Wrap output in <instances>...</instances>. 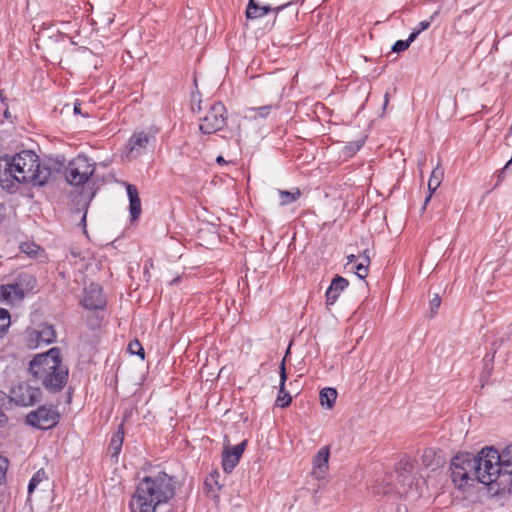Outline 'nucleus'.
Segmentation results:
<instances>
[{
    "label": "nucleus",
    "instance_id": "obj_18",
    "mask_svg": "<svg viewBox=\"0 0 512 512\" xmlns=\"http://www.w3.org/2000/svg\"><path fill=\"white\" fill-rule=\"evenodd\" d=\"M499 467L497 471H501L503 479L512 476V444L505 447L499 452Z\"/></svg>",
    "mask_w": 512,
    "mask_h": 512
},
{
    "label": "nucleus",
    "instance_id": "obj_2",
    "mask_svg": "<svg viewBox=\"0 0 512 512\" xmlns=\"http://www.w3.org/2000/svg\"><path fill=\"white\" fill-rule=\"evenodd\" d=\"M28 371L33 380L50 394L60 393L69 380V368L63 362L60 348L52 347L47 352L37 354L29 362Z\"/></svg>",
    "mask_w": 512,
    "mask_h": 512
},
{
    "label": "nucleus",
    "instance_id": "obj_10",
    "mask_svg": "<svg viewBox=\"0 0 512 512\" xmlns=\"http://www.w3.org/2000/svg\"><path fill=\"white\" fill-rule=\"evenodd\" d=\"M158 129L149 131H135L128 140V158H137L146 153L147 148L150 144L155 142V135Z\"/></svg>",
    "mask_w": 512,
    "mask_h": 512
},
{
    "label": "nucleus",
    "instance_id": "obj_27",
    "mask_svg": "<svg viewBox=\"0 0 512 512\" xmlns=\"http://www.w3.org/2000/svg\"><path fill=\"white\" fill-rule=\"evenodd\" d=\"M273 109H274L273 105H264V106H260V107L248 108V111L255 113L254 115H250V118L257 120V119H266Z\"/></svg>",
    "mask_w": 512,
    "mask_h": 512
},
{
    "label": "nucleus",
    "instance_id": "obj_46",
    "mask_svg": "<svg viewBox=\"0 0 512 512\" xmlns=\"http://www.w3.org/2000/svg\"><path fill=\"white\" fill-rule=\"evenodd\" d=\"M73 392H74L73 387H72V386H69V387L67 388V400H66V402H67L68 404H70V403H71V401H72V395H73Z\"/></svg>",
    "mask_w": 512,
    "mask_h": 512
},
{
    "label": "nucleus",
    "instance_id": "obj_49",
    "mask_svg": "<svg viewBox=\"0 0 512 512\" xmlns=\"http://www.w3.org/2000/svg\"><path fill=\"white\" fill-rule=\"evenodd\" d=\"M506 481H507V487H506V490H508V492L510 494H512V475L511 476H508L506 478Z\"/></svg>",
    "mask_w": 512,
    "mask_h": 512
},
{
    "label": "nucleus",
    "instance_id": "obj_57",
    "mask_svg": "<svg viewBox=\"0 0 512 512\" xmlns=\"http://www.w3.org/2000/svg\"><path fill=\"white\" fill-rule=\"evenodd\" d=\"M388 103V94H385V105Z\"/></svg>",
    "mask_w": 512,
    "mask_h": 512
},
{
    "label": "nucleus",
    "instance_id": "obj_40",
    "mask_svg": "<svg viewBox=\"0 0 512 512\" xmlns=\"http://www.w3.org/2000/svg\"><path fill=\"white\" fill-rule=\"evenodd\" d=\"M13 403L12 400H10V393L7 394L0 390V407L6 408L7 404Z\"/></svg>",
    "mask_w": 512,
    "mask_h": 512
},
{
    "label": "nucleus",
    "instance_id": "obj_52",
    "mask_svg": "<svg viewBox=\"0 0 512 512\" xmlns=\"http://www.w3.org/2000/svg\"><path fill=\"white\" fill-rule=\"evenodd\" d=\"M1 293H2V297H3L5 300L12 299V294H11V292H9V291H4L3 289H1Z\"/></svg>",
    "mask_w": 512,
    "mask_h": 512
},
{
    "label": "nucleus",
    "instance_id": "obj_32",
    "mask_svg": "<svg viewBox=\"0 0 512 512\" xmlns=\"http://www.w3.org/2000/svg\"><path fill=\"white\" fill-rule=\"evenodd\" d=\"M444 176L443 169L439 166L435 167L428 180V186L439 187Z\"/></svg>",
    "mask_w": 512,
    "mask_h": 512
},
{
    "label": "nucleus",
    "instance_id": "obj_43",
    "mask_svg": "<svg viewBox=\"0 0 512 512\" xmlns=\"http://www.w3.org/2000/svg\"><path fill=\"white\" fill-rule=\"evenodd\" d=\"M437 188H438V187L428 186L429 194H428V196H427V197H426V199H425V202H424V205H423V209H425V208H426L427 203L430 201V199H431V197H432L433 193L437 190Z\"/></svg>",
    "mask_w": 512,
    "mask_h": 512
},
{
    "label": "nucleus",
    "instance_id": "obj_54",
    "mask_svg": "<svg viewBox=\"0 0 512 512\" xmlns=\"http://www.w3.org/2000/svg\"><path fill=\"white\" fill-rule=\"evenodd\" d=\"M216 162H217L219 165H224V164H226V163H227V161H226V160L224 159V157H223V156H221V155H220V156H218V157L216 158Z\"/></svg>",
    "mask_w": 512,
    "mask_h": 512
},
{
    "label": "nucleus",
    "instance_id": "obj_36",
    "mask_svg": "<svg viewBox=\"0 0 512 512\" xmlns=\"http://www.w3.org/2000/svg\"><path fill=\"white\" fill-rule=\"evenodd\" d=\"M369 266H370V264L361 261L360 263L356 264L355 267H354L355 268V274L360 279H365L368 276V273H369Z\"/></svg>",
    "mask_w": 512,
    "mask_h": 512
},
{
    "label": "nucleus",
    "instance_id": "obj_1",
    "mask_svg": "<svg viewBox=\"0 0 512 512\" xmlns=\"http://www.w3.org/2000/svg\"><path fill=\"white\" fill-rule=\"evenodd\" d=\"M176 493V481L164 471L139 480L129 502L131 512H155L161 504L168 503Z\"/></svg>",
    "mask_w": 512,
    "mask_h": 512
},
{
    "label": "nucleus",
    "instance_id": "obj_34",
    "mask_svg": "<svg viewBox=\"0 0 512 512\" xmlns=\"http://www.w3.org/2000/svg\"><path fill=\"white\" fill-rule=\"evenodd\" d=\"M128 352L132 355L139 356L142 360L145 358V351L139 340L135 339L128 345Z\"/></svg>",
    "mask_w": 512,
    "mask_h": 512
},
{
    "label": "nucleus",
    "instance_id": "obj_7",
    "mask_svg": "<svg viewBox=\"0 0 512 512\" xmlns=\"http://www.w3.org/2000/svg\"><path fill=\"white\" fill-rule=\"evenodd\" d=\"M61 420L58 404H42L30 411L24 419L26 425L42 431L55 428Z\"/></svg>",
    "mask_w": 512,
    "mask_h": 512
},
{
    "label": "nucleus",
    "instance_id": "obj_28",
    "mask_svg": "<svg viewBox=\"0 0 512 512\" xmlns=\"http://www.w3.org/2000/svg\"><path fill=\"white\" fill-rule=\"evenodd\" d=\"M20 251L30 258H36L40 251H42L41 247L35 242H22L20 244Z\"/></svg>",
    "mask_w": 512,
    "mask_h": 512
},
{
    "label": "nucleus",
    "instance_id": "obj_15",
    "mask_svg": "<svg viewBox=\"0 0 512 512\" xmlns=\"http://www.w3.org/2000/svg\"><path fill=\"white\" fill-rule=\"evenodd\" d=\"M279 374H280V385H279V393L276 399V405L281 408L288 407L292 402V397L288 391H286L285 383L287 380L286 366H285V357L282 359L279 366Z\"/></svg>",
    "mask_w": 512,
    "mask_h": 512
},
{
    "label": "nucleus",
    "instance_id": "obj_5",
    "mask_svg": "<svg viewBox=\"0 0 512 512\" xmlns=\"http://www.w3.org/2000/svg\"><path fill=\"white\" fill-rule=\"evenodd\" d=\"M475 463L471 452H458L452 457L449 469L451 480L458 490L465 492L479 483Z\"/></svg>",
    "mask_w": 512,
    "mask_h": 512
},
{
    "label": "nucleus",
    "instance_id": "obj_29",
    "mask_svg": "<svg viewBox=\"0 0 512 512\" xmlns=\"http://www.w3.org/2000/svg\"><path fill=\"white\" fill-rule=\"evenodd\" d=\"M47 478L46 472L43 468L34 473L28 484V494H32L37 486Z\"/></svg>",
    "mask_w": 512,
    "mask_h": 512
},
{
    "label": "nucleus",
    "instance_id": "obj_22",
    "mask_svg": "<svg viewBox=\"0 0 512 512\" xmlns=\"http://www.w3.org/2000/svg\"><path fill=\"white\" fill-rule=\"evenodd\" d=\"M330 450L328 446L322 447L313 457V465L315 469L323 471L328 468Z\"/></svg>",
    "mask_w": 512,
    "mask_h": 512
},
{
    "label": "nucleus",
    "instance_id": "obj_20",
    "mask_svg": "<svg viewBox=\"0 0 512 512\" xmlns=\"http://www.w3.org/2000/svg\"><path fill=\"white\" fill-rule=\"evenodd\" d=\"M337 395L335 388L326 387L321 389L319 394L321 405L327 409H332L335 405Z\"/></svg>",
    "mask_w": 512,
    "mask_h": 512
},
{
    "label": "nucleus",
    "instance_id": "obj_3",
    "mask_svg": "<svg viewBox=\"0 0 512 512\" xmlns=\"http://www.w3.org/2000/svg\"><path fill=\"white\" fill-rule=\"evenodd\" d=\"M14 175L18 183L32 184L42 187L48 183L53 171L45 162H41L39 156L32 150H22L12 156Z\"/></svg>",
    "mask_w": 512,
    "mask_h": 512
},
{
    "label": "nucleus",
    "instance_id": "obj_13",
    "mask_svg": "<svg viewBox=\"0 0 512 512\" xmlns=\"http://www.w3.org/2000/svg\"><path fill=\"white\" fill-rule=\"evenodd\" d=\"M349 286V281L340 276L336 275L332 281L328 289L326 290V304L333 305L338 300L341 292H343Z\"/></svg>",
    "mask_w": 512,
    "mask_h": 512
},
{
    "label": "nucleus",
    "instance_id": "obj_41",
    "mask_svg": "<svg viewBox=\"0 0 512 512\" xmlns=\"http://www.w3.org/2000/svg\"><path fill=\"white\" fill-rule=\"evenodd\" d=\"M205 488H207V495L210 498H217L218 495L216 494L215 490L213 489L212 484L210 483L209 479H206L204 482Z\"/></svg>",
    "mask_w": 512,
    "mask_h": 512
},
{
    "label": "nucleus",
    "instance_id": "obj_58",
    "mask_svg": "<svg viewBox=\"0 0 512 512\" xmlns=\"http://www.w3.org/2000/svg\"><path fill=\"white\" fill-rule=\"evenodd\" d=\"M215 485H217V490H220L221 489V486L218 484L217 481H215Z\"/></svg>",
    "mask_w": 512,
    "mask_h": 512
},
{
    "label": "nucleus",
    "instance_id": "obj_30",
    "mask_svg": "<svg viewBox=\"0 0 512 512\" xmlns=\"http://www.w3.org/2000/svg\"><path fill=\"white\" fill-rule=\"evenodd\" d=\"M1 289H3L4 291L11 292L12 298L19 299V300L23 299L25 297V295H26V293L20 287V285L18 284L17 281H14L11 284L2 285Z\"/></svg>",
    "mask_w": 512,
    "mask_h": 512
},
{
    "label": "nucleus",
    "instance_id": "obj_33",
    "mask_svg": "<svg viewBox=\"0 0 512 512\" xmlns=\"http://www.w3.org/2000/svg\"><path fill=\"white\" fill-rule=\"evenodd\" d=\"M414 40H415L414 34H410L408 39H406V40H397L392 46V51L396 52V53L404 52L409 48V46L411 45V43Z\"/></svg>",
    "mask_w": 512,
    "mask_h": 512
},
{
    "label": "nucleus",
    "instance_id": "obj_25",
    "mask_svg": "<svg viewBox=\"0 0 512 512\" xmlns=\"http://www.w3.org/2000/svg\"><path fill=\"white\" fill-rule=\"evenodd\" d=\"M14 175V167L12 156L5 154L0 156V181H4V177L13 176Z\"/></svg>",
    "mask_w": 512,
    "mask_h": 512
},
{
    "label": "nucleus",
    "instance_id": "obj_55",
    "mask_svg": "<svg viewBox=\"0 0 512 512\" xmlns=\"http://www.w3.org/2000/svg\"><path fill=\"white\" fill-rule=\"evenodd\" d=\"M505 170L506 169H504V167L500 170V172L498 174V182H497V184L502 180Z\"/></svg>",
    "mask_w": 512,
    "mask_h": 512
},
{
    "label": "nucleus",
    "instance_id": "obj_39",
    "mask_svg": "<svg viewBox=\"0 0 512 512\" xmlns=\"http://www.w3.org/2000/svg\"><path fill=\"white\" fill-rule=\"evenodd\" d=\"M8 466H9L8 459L0 454V485L6 479V473H7Z\"/></svg>",
    "mask_w": 512,
    "mask_h": 512
},
{
    "label": "nucleus",
    "instance_id": "obj_38",
    "mask_svg": "<svg viewBox=\"0 0 512 512\" xmlns=\"http://www.w3.org/2000/svg\"><path fill=\"white\" fill-rule=\"evenodd\" d=\"M432 20H433V16H431V20H423L418 23L417 27L410 33V34H414L415 40L417 39V37L419 36V34L421 32L427 30L430 27Z\"/></svg>",
    "mask_w": 512,
    "mask_h": 512
},
{
    "label": "nucleus",
    "instance_id": "obj_17",
    "mask_svg": "<svg viewBox=\"0 0 512 512\" xmlns=\"http://www.w3.org/2000/svg\"><path fill=\"white\" fill-rule=\"evenodd\" d=\"M441 453V450H436L431 447L424 449L421 457L422 464L431 470H436L444 464Z\"/></svg>",
    "mask_w": 512,
    "mask_h": 512
},
{
    "label": "nucleus",
    "instance_id": "obj_24",
    "mask_svg": "<svg viewBox=\"0 0 512 512\" xmlns=\"http://www.w3.org/2000/svg\"><path fill=\"white\" fill-rule=\"evenodd\" d=\"M15 281L18 282L20 287L24 290V292L27 294L28 292H31L35 286H36V278L27 272L20 273Z\"/></svg>",
    "mask_w": 512,
    "mask_h": 512
},
{
    "label": "nucleus",
    "instance_id": "obj_6",
    "mask_svg": "<svg viewBox=\"0 0 512 512\" xmlns=\"http://www.w3.org/2000/svg\"><path fill=\"white\" fill-rule=\"evenodd\" d=\"M95 169V162L86 154L81 153L69 161L65 167L64 176L69 185L81 187L90 180Z\"/></svg>",
    "mask_w": 512,
    "mask_h": 512
},
{
    "label": "nucleus",
    "instance_id": "obj_56",
    "mask_svg": "<svg viewBox=\"0 0 512 512\" xmlns=\"http://www.w3.org/2000/svg\"><path fill=\"white\" fill-rule=\"evenodd\" d=\"M197 110L200 111L201 110V101H199L198 105H197Z\"/></svg>",
    "mask_w": 512,
    "mask_h": 512
},
{
    "label": "nucleus",
    "instance_id": "obj_19",
    "mask_svg": "<svg viewBox=\"0 0 512 512\" xmlns=\"http://www.w3.org/2000/svg\"><path fill=\"white\" fill-rule=\"evenodd\" d=\"M124 435V425L121 423L117 430L113 433L108 446V451L110 452L111 458H115L116 461H118V456L122 449Z\"/></svg>",
    "mask_w": 512,
    "mask_h": 512
},
{
    "label": "nucleus",
    "instance_id": "obj_4",
    "mask_svg": "<svg viewBox=\"0 0 512 512\" xmlns=\"http://www.w3.org/2000/svg\"><path fill=\"white\" fill-rule=\"evenodd\" d=\"M499 451L494 447H484L480 452L474 454L477 474L479 476L478 482L490 487L493 490V485L497 486L495 494L504 492L507 487L506 479H503L501 471H497L499 467Z\"/></svg>",
    "mask_w": 512,
    "mask_h": 512
},
{
    "label": "nucleus",
    "instance_id": "obj_31",
    "mask_svg": "<svg viewBox=\"0 0 512 512\" xmlns=\"http://www.w3.org/2000/svg\"><path fill=\"white\" fill-rule=\"evenodd\" d=\"M10 313L5 308H0V338H2L10 326Z\"/></svg>",
    "mask_w": 512,
    "mask_h": 512
},
{
    "label": "nucleus",
    "instance_id": "obj_47",
    "mask_svg": "<svg viewBox=\"0 0 512 512\" xmlns=\"http://www.w3.org/2000/svg\"><path fill=\"white\" fill-rule=\"evenodd\" d=\"M7 100L8 99H7V97H6L5 93H4V90H0V101H1L3 106L8 105L7 104Z\"/></svg>",
    "mask_w": 512,
    "mask_h": 512
},
{
    "label": "nucleus",
    "instance_id": "obj_44",
    "mask_svg": "<svg viewBox=\"0 0 512 512\" xmlns=\"http://www.w3.org/2000/svg\"><path fill=\"white\" fill-rule=\"evenodd\" d=\"M8 421V417L4 413V408L0 407V427L4 426Z\"/></svg>",
    "mask_w": 512,
    "mask_h": 512
},
{
    "label": "nucleus",
    "instance_id": "obj_21",
    "mask_svg": "<svg viewBox=\"0 0 512 512\" xmlns=\"http://www.w3.org/2000/svg\"><path fill=\"white\" fill-rule=\"evenodd\" d=\"M56 331L53 325L43 324L37 331L38 342L51 344L56 341Z\"/></svg>",
    "mask_w": 512,
    "mask_h": 512
},
{
    "label": "nucleus",
    "instance_id": "obj_26",
    "mask_svg": "<svg viewBox=\"0 0 512 512\" xmlns=\"http://www.w3.org/2000/svg\"><path fill=\"white\" fill-rule=\"evenodd\" d=\"M279 196V204L281 206H286L297 201L301 196V191L299 188H295L293 191L279 190Z\"/></svg>",
    "mask_w": 512,
    "mask_h": 512
},
{
    "label": "nucleus",
    "instance_id": "obj_48",
    "mask_svg": "<svg viewBox=\"0 0 512 512\" xmlns=\"http://www.w3.org/2000/svg\"><path fill=\"white\" fill-rule=\"evenodd\" d=\"M73 111L75 114H81L82 115V112H81V103L77 100L76 103L74 104V108H73Z\"/></svg>",
    "mask_w": 512,
    "mask_h": 512
},
{
    "label": "nucleus",
    "instance_id": "obj_9",
    "mask_svg": "<svg viewBox=\"0 0 512 512\" xmlns=\"http://www.w3.org/2000/svg\"><path fill=\"white\" fill-rule=\"evenodd\" d=\"M42 397V389L34 387L28 382H19L10 389V400L19 407H32L40 403Z\"/></svg>",
    "mask_w": 512,
    "mask_h": 512
},
{
    "label": "nucleus",
    "instance_id": "obj_8",
    "mask_svg": "<svg viewBox=\"0 0 512 512\" xmlns=\"http://www.w3.org/2000/svg\"><path fill=\"white\" fill-rule=\"evenodd\" d=\"M227 109L222 102H214L203 118H200L199 130L203 134H213L227 124Z\"/></svg>",
    "mask_w": 512,
    "mask_h": 512
},
{
    "label": "nucleus",
    "instance_id": "obj_45",
    "mask_svg": "<svg viewBox=\"0 0 512 512\" xmlns=\"http://www.w3.org/2000/svg\"><path fill=\"white\" fill-rule=\"evenodd\" d=\"M6 216V206L4 203H0V224L4 221Z\"/></svg>",
    "mask_w": 512,
    "mask_h": 512
},
{
    "label": "nucleus",
    "instance_id": "obj_16",
    "mask_svg": "<svg viewBox=\"0 0 512 512\" xmlns=\"http://www.w3.org/2000/svg\"><path fill=\"white\" fill-rule=\"evenodd\" d=\"M286 5H281L276 8H272L270 5L260 6L256 3L255 0H249L247 8H246V17L247 19H258L262 18L266 14L271 11H276L278 13L281 11Z\"/></svg>",
    "mask_w": 512,
    "mask_h": 512
},
{
    "label": "nucleus",
    "instance_id": "obj_50",
    "mask_svg": "<svg viewBox=\"0 0 512 512\" xmlns=\"http://www.w3.org/2000/svg\"><path fill=\"white\" fill-rule=\"evenodd\" d=\"M86 215H87V210L84 212L81 220H80V223L79 225H81L84 229V232H86Z\"/></svg>",
    "mask_w": 512,
    "mask_h": 512
},
{
    "label": "nucleus",
    "instance_id": "obj_12",
    "mask_svg": "<svg viewBox=\"0 0 512 512\" xmlns=\"http://www.w3.org/2000/svg\"><path fill=\"white\" fill-rule=\"evenodd\" d=\"M247 440H243L239 444L232 448L225 447L222 454V469L225 473H231L238 465L245 448L247 446Z\"/></svg>",
    "mask_w": 512,
    "mask_h": 512
},
{
    "label": "nucleus",
    "instance_id": "obj_14",
    "mask_svg": "<svg viewBox=\"0 0 512 512\" xmlns=\"http://www.w3.org/2000/svg\"><path fill=\"white\" fill-rule=\"evenodd\" d=\"M129 198V213L131 221H135L139 218L142 212L141 200L139 192L134 184L124 183Z\"/></svg>",
    "mask_w": 512,
    "mask_h": 512
},
{
    "label": "nucleus",
    "instance_id": "obj_51",
    "mask_svg": "<svg viewBox=\"0 0 512 512\" xmlns=\"http://www.w3.org/2000/svg\"><path fill=\"white\" fill-rule=\"evenodd\" d=\"M357 256L354 254H350L347 256V265L351 263H355L357 261Z\"/></svg>",
    "mask_w": 512,
    "mask_h": 512
},
{
    "label": "nucleus",
    "instance_id": "obj_42",
    "mask_svg": "<svg viewBox=\"0 0 512 512\" xmlns=\"http://www.w3.org/2000/svg\"><path fill=\"white\" fill-rule=\"evenodd\" d=\"M359 258L362 262L370 264V255H369V249H365L360 255Z\"/></svg>",
    "mask_w": 512,
    "mask_h": 512
},
{
    "label": "nucleus",
    "instance_id": "obj_23",
    "mask_svg": "<svg viewBox=\"0 0 512 512\" xmlns=\"http://www.w3.org/2000/svg\"><path fill=\"white\" fill-rule=\"evenodd\" d=\"M366 136L361 137L354 141H349L342 148V154L345 158H352L356 153L364 146L366 142Z\"/></svg>",
    "mask_w": 512,
    "mask_h": 512
},
{
    "label": "nucleus",
    "instance_id": "obj_11",
    "mask_svg": "<svg viewBox=\"0 0 512 512\" xmlns=\"http://www.w3.org/2000/svg\"><path fill=\"white\" fill-rule=\"evenodd\" d=\"M106 298L99 284L91 283L84 289L82 305L87 310H99L106 306Z\"/></svg>",
    "mask_w": 512,
    "mask_h": 512
},
{
    "label": "nucleus",
    "instance_id": "obj_53",
    "mask_svg": "<svg viewBox=\"0 0 512 512\" xmlns=\"http://www.w3.org/2000/svg\"><path fill=\"white\" fill-rule=\"evenodd\" d=\"M3 115L7 120L11 118V113L9 112L8 105L5 106Z\"/></svg>",
    "mask_w": 512,
    "mask_h": 512
},
{
    "label": "nucleus",
    "instance_id": "obj_35",
    "mask_svg": "<svg viewBox=\"0 0 512 512\" xmlns=\"http://www.w3.org/2000/svg\"><path fill=\"white\" fill-rule=\"evenodd\" d=\"M396 469L401 475L411 473L414 469V464L409 458L404 457L398 462Z\"/></svg>",
    "mask_w": 512,
    "mask_h": 512
},
{
    "label": "nucleus",
    "instance_id": "obj_37",
    "mask_svg": "<svg viewBox=\"0 0 512 512\" xmlns=\"http://www.w3.org/2000/svg\"><path fill=\"white\" fill-rule=\"evenodd\" d=\"M440 305L441 298L438 294H435L434 297L429 301L430 317H434L437 314Z\"/></svg>",
    "mask_w": 512,
    "mask_h": 512
}]
</instances>
